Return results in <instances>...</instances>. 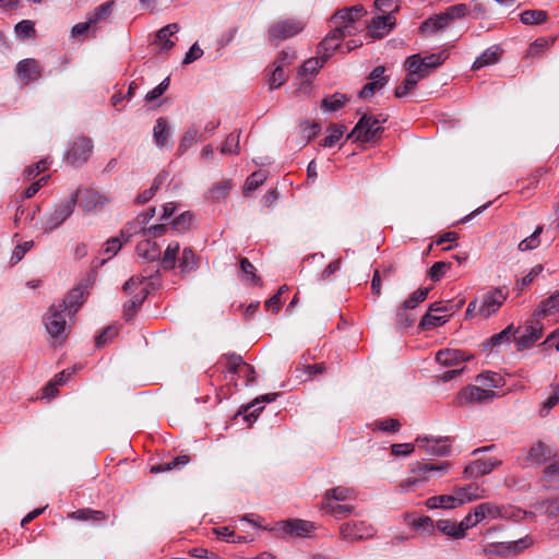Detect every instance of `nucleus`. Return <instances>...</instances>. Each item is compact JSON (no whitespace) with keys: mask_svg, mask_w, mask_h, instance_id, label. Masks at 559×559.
Instances as JSON below:
<instances>
[{"mask_svg":"<svg viewBox=\"0 0 559 559\" xmlns=\"http://www.w3.org/2000/svg\"><path fill=\"white\" fill-rule=\"evenodd\" d=\"M76 203L78 193H72L69 198L56 203L41 218L43 230L51 233L60 227L71 216Z\"/></svg>","mask_w":559,"mask_h":559,"instance_id":"f257e3e1","label":"nucleus"},{"mask_svg":"<svg viewBox=\"0 0 559 559\" xmlns=\"http://www.w3.org/2000/svg\"><path fill=\"white\" fill-rule=\"evenodd\" d=\"M386 119H380L376 118L373 116H369L367 114H364L354 129L350 131V133L347 135L348 140H352L353 142H362V143H369L377 141L380 139L383 128L381 127V123H383Z\"/></svg>","mask_w":559,"mask_h":559,"instance_id":"f03ea898","label":"nucleus"},{"mask_svg":"<svg viewBox=\"0 0 559 559\" xmlns=\"http://www.w3.org/2000/svg\"><path fill=\"white\" fill-rule=\"evenodd\" d=\"M464 304V300H460L456 304H453L452 301H437L429 306V309L427 313L423 317L421 321L419 322V328L423 331L426 330H432L437 326L443 325L448 319L447 317H435L433 312H450L451 314L454 313L456 310H459Z\"/></svg>","mask_w":559,"mask_h":559,"instance_id":"7ed1b4c3","label":"nucleus"},{"mask_svg":"<svg viewBox=\"0 0 559 559\" xmlns=\"http://www.w3.org/2000/svg\"><path fill=\"white\" fill-rule=\"evenodd\" d=\"M365 13L366 10L362 5H354L336 11L331 17V22L334 26L333 29H338L344 37L352 36L355 31V22Z\"/></svg>","mask_w":559,"mask_h":559,"instance_id":"20e7f679","label":"nucleus"},{"mask_svg":"<svg viewBox=\"0 0 559 559\" xmlns=\"http://www.w3.org/2000/svg\"><path fill=\"white\" fill-rule=\"evenodd\" d=\"M498 396L497 392L492 390L481 389L476 385H468L462 389L455 399L459 406H466L469 404H487Z\"/></svg>","mask_w":559,"mask_h":559,"instance_id":"39448f33","label":"nucleus"},{"mask_svg":"<svg viewBox=\"0 0 559 559\" xmlns=\"http://www.w3.org/2000/svg\"><path fill=\"white\" fill-rule=\"evenodd\" d=\"M507 297L508 290L506 287H496L486 293L481 297V304L478 307V314L484 319L495 314L503 305Z\"/></svg>","mask_w":559,"mask_h":559,"instance_id":"423d86ee","label":"nucleus"},{"mask_svg":"<svg viewBox=\"0 0 559 559\" xmlns=\"http://www.w3.org/2000/svg\"><path fill=\"white\" fill-rule=\"evenodd\" d=\"M314 530V524L300 519H290L276 523L274 531L278 536L304 537Z\"/></svg>","mask_w":559,"mask_h":559,"instance_id":"0eeeda50","label":"nucleus"},{"mask_svg":"<svg viewBox=\"0 0 559 559\" xmlns=\"http://www.w3.org/2000/svg\"><path fill=\"white\" fill-rule=\"evenodd\" d=\"M302 28V23L294 19L278 21L269 28V39L271 43L285 40L300 33Z\"/></svg>","mask_w":559,"mask_h":559,"instance_id":"6e6552de","label":"nucleus"},{"mask_svg":"<svg viewBox=\"0 0 559 559\" xmlns=\"http://www.w3.org/2000/svg\"><path fill=\"white\" fill-rule=\"evenodd\" d=\"M374 528L364 521L344 523L340 527L341 537L346 542L368 539L374 535Z\"/></svg>","mask_w":559,"mask_h":559,"instance_id":"1a4fd4ad","label":"nucleus"},{"mask_svg":"<svg viewBox=\"0 0 559 559\" xmlns=\"http://www.w3.org/2000/svg\"><path fill=\"white\" fill-rule=\"evenodd\" d=\"M450 437H418L416 444L429 455L445 456L451 451Z\"/></svg>","mask_w":559,"mask_h":559,"instance_id":"9d476101","label":"nucleus"},{"mask_svg":"<svg viewBox=\"0 0 559 559\" xmlns=\"http://www.w3.org/2000/svg\"><path fill=\"white\" fill-rule=\"evenodd\" d=\"M67 311L60 308L57 304L51 305L48 313L44 318L45 326L51 337L58 338L66 331V316Z\"/></svg>","mask_w":559,"mask_h":559,"instance_id":"9b49d317","label":"nucleus"},{"mask_svg":"<svg viewBox=\"0 0 559 559\" xmlns=\"http://www.w3.org/2000/svg\"><path fill=\"white\" fill-rule=\"evenodd\" d=\"M92 151V140L90 138L81 136L72 142L69 151L67 152L66 159L72 165H81L90 158Z\"/></svg>","mask_w":559,"mask_h":559,"instance_id":"f8f14e48","label":"nucleus"},{"mask_svg":"<svg viewBox=\"0 0 559 559\" xmlns=\"http://www.w3.org/2000/svg\"><path fill=\"white\" fill-rule=\"evenodd\" d=\"M543 329L538 319L527 322L524 333L515 340L518 349L523 350L533 346L542 337Z\"/></svg>","mask_w":559,"mask_h":559,"instance_id":"ddd939ff","label":"nucleus"},{"mask_svg":"<svg viewBox=\"0 0 559 559\" xmlns=\"http://www.w3.org/2000/svg\"><path fill=\"white\" fill-rule=\"evenodd\" d=\"M41 72V66L36 59H24L16 64V73L25 84L40 79Z\"/></svg>","mask_w":559,"mask_h":559,"instance_id":"4468645a","label":"nucleus"},{"mask_svg":"<svg viewBox=\"0 0 559 559\" xmlns=\"http://www.w3.org/2000/svg\"><path fill=\"white\" fill-rule=\"evenodd\" d=\"M74 193H78L79 205L86 212L93 211L107 202V199L94 189H78Z\"/></svg>","mask_w":559,"mask_h":559,"instance_id":"2eb2a0df","label":"nucleus"},{"mask_svg":"<svg viewBox=\"0 0 559 559\" xmlns=\"http://www.w3.org/2000/svg\"><path fill=\"white\" fill-rule=\"evenodd\" d=\"M501 464V461L496 457H490L487 460L478 459L468 464L464 474L466 477H480L489 474L492 469L498 467Z\"/></svg>","mask_w":559,"mask_h":559,"instance_id":"dca6fc26","label":"nucleus"},{"mask_svg":"<svg viewBox=\"0 0 559 559\" xmlns=\"http://www.w3.org/2000/svg\"><path fill=\"white\" fill-rule=\"evenodd\" d=\"M552 456L551 449L543 441H537L530 448L524 460L530 465H543Z\"/></svg>","mask_w":559,"mask_h":559,"instance_id":"f3484780","label":"nucleus"},{"mask_svg":"<svg viewBox=\"0 0 559 559\" xmlns=\"http://www.w3.org/2000/svg\"><path fill=\"white\" fill-rule=\"evenodd\" d=\"M344 38L338 29H332L326 37L319 44V53L326 60L332 53L341 48V40Z\"/></svg>","mask_w":559,"mask_h":559,"instance_id":"a211bd4d","label":"nucleus"},{"mask_svg":"<svg viewBox=\"0 0 559 559\" xmlns=\"http://www.w3.org/2000/svg\"><path fill=\"white\" fill-rule=\"evenodd\" d=\"M395 25V20L391 14L377 16L368 25L369 32L372 37L381 38L389 33Z\"/></svg>","mask_w":559,"mask_h":559,"instance_id":"6ab92c4d","label":"nucleus"},{"mask_svg":"<svg viewBox=\"0 0 559 559\" xmlns=\"http://www.w3.org/2000/svg\"><path fill=\"white\" fill-rule=\"evenodd\" d=\"M135 251L140 258L148 262L159 261L162 255L160 247L151 239L140 241L136 245Z\"/></svg>","mask_w":559,"mask_h":559,"instance_id":"aec40b11","label":"nucleus"},{"mask_svg":"<svg viewBox=\"0 0 559 559\" xmlns=\"http://www.w3.org/2000/svg\"><path fill=\"white\" fill-rule=\"evenodd\" d=\"M171 138V129L167 118L159 117L153 128V139L158 147H165Z\"/></svg>","mask_w":559,"mask_h":559,"instance_id":"412c9836","label":"nucleus"},{"mask_svg":"<svg viewBox=\"0 0 559 559\" xmlns=\"http://www.w3.org/2000/svg\"><path fill=\"white\" fill-rule=\"evenodd\" d=\"M83 302L84 292L81 288H74L57 305L71 314L75 313Z\"/></svg>","mask_w":559,"mask_h":559,"instance_id":"4be33fe9","label":"nucleus"},{"mask_svg":"<svg viewBox=\"0 0 559 559\" xmlns=\"http://www.w3.org/2000/svg\"><path fill=\"white\" fill-rule=\"evenodd\" d=\"M503 50L499 46H491L486 49L473 63V70H479L486 66L497 63L502 55Z\"/></svg>","mask_w":559,"mask_h":559,"instance_id":"5701e85b","label":"nucleus"},{"mask_svg":"<svg viewBox=\"0 0 559 559\" xmlns=\"http://www.w3.org/2000/svg\"><path fill=\"white\" fill-rule=\"evenodd\" d=\"M148 295L147 288H142L140 293L134 294L130 300L123 305V317L126 320H132L141 308Z\"/></svg>","mask_w":559,"mask_h":559,"instance_id":"b1692460","label":"nucleus"},{"mask_svg":"<svg viewBox=\"0 0 559 559\" xmlns=\"http://www.w3.org/2000/svg\"><path fill=\"white\" fill-rule=\"evenodd\" d=\"M179 31V25L176 23L168 24L156 33V43L160 45V52L170 50L175 43L170 37Z\"/></svg>","mask_w":559,"mask_h":559,"instance_id":"393cba45","label":"nucleus"},{"mask_svg":"<svg viewBox=\"0 0 559 559\" xmlns=\"http://www.w3.org/2000/svg\"><path fill=\"white\" fill-rule=\"evenodd\" d=\"M326 370L325 364H316V365H298L295 370L294 374L297 379L300 381H306L308 379H312L317 374H321Z\"/></svg>","mask_w":559,"mask_h":559,"instance_id":"a878e982","label":"nucleus"},{"mask_svg":"<svg viewBox=\"0 0 559 559\" xmlns=\"http://www.w3.org/2000/svg\"><path fill=\"white\" fill-rule=\"evenodd\" d=\"M559 311V289L548 298L540 301L534 312V317L544 318L549 313Z\"/></svg>","mask_w":559,"mask_h":559,"instance_id":"bb28decb","label":"nucleus"},{"mask_svg":"<svg viewBox=\"0 0 559 559\" xmlns=\"http://www.w3.org/2000/svg\"><path fill=\"white\" fill-rule=\"evenodd\" d=\"M180 252V245L177 241L168 243L163 257L160 255V265L164 270L170 271L175 269Z\"/></svg>","mask_w":559,"mask_h":559,"instance_id":"cd10ccee","label":"nucleus"},{"mask_svg":"<svg viewBox=\"0 0 559 559\" xmlns=\"http://www.w3.org/2000/svg\"><path fill=\"white\" fill-rule=\"evenodd\" d=\"M457 500H461L460 498L455 497L454 492L452 495H441V496H435L430 497L426 501V506L429 509H436V508H443V509H454L460 507V503Z\"/></svg>","mask_w":559,"mask_h":559,"instance_id":"c85d7f7f","label":"nucleus"},{"mask_svg":"<svg viewBox=\"0 0 559 559\" xmlns=\"http://www.w3.org/2000/svg\"><path fill=\"white\" fill-rule=\"evenodd\" d=\"M464 354L457 349H442L436 355V360L443 366H456L465 361Z\"/></svg>","mask_w":559,"mask_h":559,"instance_id":"c756f323","label":"nucleus"},{"mask_svg":"<svg viewBox=\"0 0 559 559\" xmlns=\"http://www.w3.org/2000/svg\"><path fill=\"white\" fill-rule=\"evenodd\" d=\"M449 25L447 17L441 14H436L427 19L419 27L420 33H436L438 31L444 29Z\"/></svg>","mask_w":559,"mask_h":559,"instance_id":"7c9ffc66","label":"nucleus"},{"mask_svg":"<svg viewBox=\"0 0 559 559\" xmlns=\"http://www.w3.org/2000/svg\"><path fill=\"white\" fill-rule=\"evenodd\" d=\"M475 518L481 521L486 518L497 519L503 516L502 508L490 502H484L474 508Z\"/></svg>","mask_w":559,"mask_h":559,"instance_id":"2f4dec72","label":"nucleus"},{"mask_svg":"<svg viewBox=\"0 0 559 559\" xmlns=\"http://www.w3.org/2000/svg\"><path fill=\"white\" fill-rule=\"evenodd\" d=\"M480 489L475 484H469L465 487H457L454 489L455 497L460 498L461 500H457L460 506H462L465 502H469L473 500H476L481 497L479 493Z\"/></svg>","mask_w":559,"mask_h":559,"instance_id":"473e14b6","label":"nucleus"},{"mask_svg":"<svg viewBox=\"0 0 559 559\" xmlns=\"http://www.w3.org/2000/svg\"><path fill=\"white\" fill-rule=\"evenodd\" d=\"M349 99L350 98L345 94L334 93L333 95L322 99L321 108L325 111H336L349 102Z\"/></svg>","mask_w":559,"mask_h":559,"instance_id":"72a5a7b5","label":"nucleus"},{"mask_svg":"<svg viewBox=\"0 0 559 559\" xmlns=\"http://www.w3.org/2000/svg\"><path fill=\"white\" fill-rule=\"evenodd\" d=\"M178 266L181 273H190L198 267V260L194 251L191 248H185L181 252V257L178 258Z\"/></svg>","mask_w":559,"mask_h":559,"instance_id":"f704fd0d","label":"nucleus"},{"mask_svg":"<svg viewBox=\"0 0 559 559\" xmlns=\"http://www.w3.org/2000/svg\"><path fill=\"white\" fill-rule=\"evenodd\" d=\"M71 519L78 521H92V522H100L107 519L105 512L100 510H92V509H80L73 511L69 514Z\"/></svg>","mask_w":559,"mask_h":559,"instance_id":"c9c22d12","label":"nucleus"},{"mask_svg":"<svg viewBox=\"0 0 559 559\" xmlns=\"http://www.w3.org/2000/svg\"><path fill=\"white\" fill-rule=\"evenodd\" d=\"M437 530L443 535L450 536L454 539L463 538L462 528L459 523L452 520H439L436 523Z\"/></svg>","mask_w":559,"mask_h":559,"instance_id":"e433bc0d","label":"nucleus"},{"mask_svg":"<svg viewBox=\"0 0 559 559\" xmlns=\"http://www.w3.org/2000/svg\"><path fill=\"white\" fill-rule=\"evenodd\" d=\"M531 544H532V539L528 536H526L524 538H520L519 540L501 543V544L497 545L496 547L498 549L496 550V552L503 554L504 551H508V552L516 554V552H520L523 549L530 547Z\"/></svg>","mask_w":559,"mask_h":559,"instance_id":"4c0bfd02","label":"nucleus"},{"mask_svg":"<svg viewBox=\"0 0 559 559\" xmlns=\"http://www.w3.org/2000/svg\"><path fill=\"white\" fill-rule=\"evenodd\" d=\"M234 185L231 180L226 179L215 183L207 192V198L213 201H219L225 199L229 191L233 189Z\"/></svg>","mask_w":559,"mask_h":559,"instance_id":"58836bf2","label":"nucleus"},{"mask_svg":"<svg viewBox=\"0 0 559 559\" xmlns=\"http://www.w3.org/2000/svg\"><path fill=\"white\" fill-rule=\"evenodd\" d=\"M189 462H190V457L188 455H179L170 462L153 465L151 467V473L157 474V473H163V472H167V471L175 469V468H181V467L186 466Z\"/></svg>","mask_w":559,"mask_h":559,"instance_id":"ea45409f","label":"nucleus"},{"mask_svg":"<svg viewBox=\"0 0 559 559\" xmlns=\"http://www.w3.org/2000/svg\"><path fill=\"white\" fill-rule=\"evenodd\" d=\"M520 17L525 25H537L544 23L548 19V14L544 10H525Z\"/></svg>","mask_w":559,"mask_h":559,"instance_id":"a19ab883","label":"nucleus"},{"mask_svg":"<svg viewBox=\"0 0 559 559\" xmlns=\"http://www.w3.org/2000/svg\"><path fill=\"white\" fill-rule=\"evenodd\" d=\"M450 467L449 462L442 463H419L415 472L423 478H427L426 474L429 472H437L439 475H443Z\"/></svg>","mask_w":559,"mask_h":559,"instance_id":"79ce46f5","label":"nucleus"},{"mask_svg":"<svg viewBox=\"0 0 559 559\" xmlns=\"http://www.w3.org/2000/svg\"><path fill=\"white\" fill-rule=\"evenodd\" d=\"M345 131H346V127L344 124H336V123L331 124L329 128L330 133L322 140L321 145L324 147L334 146L340 141V139L343 136Z\"/></svg>","mask_w":559,"mask_h":559,"instance_id":"37998d69","label":"nucleus"},{"mask_svg":"<svg viewBox=\"0 0 559 559\" xmlns=\"http://www.w3.org/2000/svg\"><path fill=\"white\" fill-rule=\"evenodd\" d=\"M430 292L429 287H423L415 290L402 305L403 310L414 309L423 302Z\"/></svg>","mask_w":559,"mask_h":559,"instance_id":"c03bdc74","label":"nucleus"},{"mask_svg":"<svg viewBox=\"0 0 559 559\" xmlns=\"http://www.w3.org/2000/svg\"><path fill=\"white\" fill-rule=\"evenodd\" d=\"M419 80H421L420 76H415V73H407L403 83L395 88V97L402 98L406 96L411 91L415 88Z\"/></svg>","mask_w":559,"mask_h":559,"instance_id":"a18cd8bd","label":"nucleus"},{"mask_svg":"<svg viewBox=\"0 0 559 559\" xmlns=\"http://www.w3.org/2000/svg\"><path fill=\"white\" fill-rule=\"evenodd\" d=\"M515 331L513 329V325L507 326L501 332L493 334L491 337L487 340V346L489 347H496L499 346L506 342H510L512 337H514Z\"/></svg>","mask_w":559,"mask_h":559,"instance_id":"49530a36","label":"nucleus"},{"mask_svg":"<svg viewBox=\"0 0 559 559\" xmlns=\"http://www.w3.org/2000/svg\"><path fill=\"white\" fill-rule=\"evenodd\" d=\"M354 493V490L348 488V487H344V486H337L335 488H332V489H329L326 490L325 492V500L326 502H330V500H336V501H345L349 498H352Z\"/></svg>","mask_w":559,"mask_h":559,"instance_id":"de8ad7c7","label":"nucleus"},{"mask_svg":"<svg viewBox=\"0 0 559 559\" xmlns=\"http://www.w3.org/2000/svg\"><path fill=\"white\" fill-rule=\"evenodd\" d=\"M288 79L287 73L285 72L282 63L275 66V69L272 71L270 78H269V86L271 90H275L281 87L283 84L286 83Z\"/></svg>","mask_w":559,"mask_h":559,"instance_id":"09e8293b","label":"nucleus"},{"mask_svg":"<svg viewBox=\"0 0 559 559\" xmlns=\"http://www.w3.org/2000/svg\"><path fill=\"white\" fill-rule=\"evenodd\" d=\"M198 140V129L194 127L189 128L182 135L178 146V154L182 155L191 147Z\"/></svg>","mask_w":559,"mask_h":559,"instance_id":"8fccbe9b","label":"nucleus"},{"mask_svg":"<svg viewBox=\"0 0 559 559\" xmlns=\"http://www.w3.org/2000/svg\"><path fill=\"white\" fill-rule=\"evenodd\" d=\"M544 481L548 487L559 488V464L554 463L545 467Z\"/></svg>","mask_w":559,"mask_h":559,"instance_id":"3c124183","label":"nucleus"},{"mask_svg":"<svg viewBox=\"0 0 559 559\" xmlns=\"http://www.w3.org/2000/svg\"><path fill=\"white\" fill-rule=\"evenodd\" d=\"M542 233H543V226L539 225L536 227V229L534 230V233L531 236L526 237L519 243V250L520 251H528V250H533V249L537 248L540 243L539 236Z\"/></svg>","mask_w":559,"mask_h":559,"instance_id":"603ef678","label":"nucleus"},{"mask_svg":"<svg viewBox=\"0 0 559 559\" xmlns=\"http://www.w3.org/2000/svg\"><path fill=\"white\" fill-rule=\"evenodd\" d=\"M406 66L408 73H415V76L424 79L427 76V72L424 71L423 61L420 55H413L406 59Z\"/></svg>","mask_w":559,"mask_h":559,"instance_id":"864d4df0","label":"nucleus"},{"mask_svg":"<svg viewBox=\"0 0 559 559\" xmlns=\"http://www.w3.org/2000/svg\"><path fill=\"white\" fill-rule=\"evenodd\" d=\"M114 3V1H108L98 5L90 16V22L96 24L107 19L111 14Z\"/></svg>","mask_w":559,"mask_h":559,"instance_id":"5fc2aeb1","label":"nucleus"},{"mask_svg":"<svg viewBox=\"0 0 559 559\" xmlns=\"http://www.w3.org/2000/svg\"><path fill=\"white\" fill-rule=\"evenodd\" d=\"M447 59V55L445 52H438V53H432L430 56H427L425 58H421V61H423V68H424V71L427 72V74L429 73L430 70H433L436 68H438L439 66H441Z\"/></svg>","mask_w":559,"mask_h":559,"instance_id":"6e6d98bb","label":"nucleus"},{"mask_svg":"<svg viewBox=\"0 0 559 559\" xmlns=\"http://www.w3.org/2000/svg\"><path fill=\"white\" fill-rule=\"evenodd\" d=\"M389 83V79L376 80L368 82L358 93L360 98L371 97L377 91H380Z\"/></svg>","mask_w":559,"mask_h":559,"instance_id":"4d7b16f0","label":"nucleus"},{"mask_svg":"<svg viewBox=\"0 0 559 559\" xmlns=\"http://www.w3.org/2000/svg\"><path fill=\"white\" fill-rule=\"evenodd\" d=\"M15 33L21 38H34L36 35L35 24L31 20H23L15 25Z\"/></svg>","mask_w":559,"mask_h":559,"instance_id":"13d9d810","label":"nucleus"},{"mask_svg":"<svg viewBox=\"0 0 559 559\" xmlns=\"http://www.w3.org/2000/svg\"><path fill=\"white\" fill-rule=\"evenodd\" d=\"M239 133H230L225 139L221 152L223 154H238L239 153Z\"/></svg>","mask_w":559,"mask_h":559,"instance_id":"bf43d9fd","label":"nucleus"},{"mask_svg":"<svg viewBox=\"0 0 559 559\" xmlns=\"http://www.w3.org/2000/svg\"><path fill=\"white\" fill-rule=\"evenodd\" d=\"M265 179H266V176L264 175L263 171H254L253 174H251L247 178L246 183H245V189H243L245 194L250 193V192L254 191L255 189H258L264 182Z\"/></svg>","mask_w":559,"mask_h":559,"instance_id":"052dcab7","label":"nucleus"},{"mask_svg":"<svg viewBox=\"0 0 559 559\" xmlns=\"http://www.w3.org/2000/svg\"><path fill=\"white\" fill-rule=\"evenodd\" d=\"M559 403V383L552 386V392L548 399L543 402L539 414L545 417L549 414L550 409Z\"/></svg>","mask_w":559,"mask_h":559,"instance_id":"680f3d73","label":"nucleus"},{"mask_svg":"<svg viewBox=\"0 0 559 559\" xmlns=\"http://www.w3.org/2000/svg\"><path fill=\"white\" fill-rule=\"evenodd\" d=\"M224 357L226 359V367H227L228 372L238 373V372L242 371V368L246 362L243 361V359L240 355L233 353V354H226Z\"/></svg>","mask_w":559,"mask_h":559,"instance_id":"e2e57ef3","label":"nucleus"},{"mask_svg":"<svg viewBox=\"0 0 559 559\" xmlns=\"http://www.w3.org/2000/svg\"><path fill=\"white\" fill-rule=\"evenodd\" d=\"M554 38H538L528 47L527 53L531 57H537L540 52L549 48L554 44Z\"/></svg>","mask_w":559,"mask_h":559,"instance_id":"0e129e2a","label":"nucleus"},{"mask_svg":"<svg viewBox=\"0 0 559 559\" xmlns=\"http://www.w3.org/2000/svg\"><path fill=\"white\" fill-rule=\"evenodd\" d=\"M467 5L464 3H460L449 7L447 11L442 14L447 17V21L450 24L455 19L464 17L467 14Z\"/></svg>","mask_w":559,"mask_h":559,"instance_id":"69168bd1","label":"nucleus"},{"mask_svg":"<svg viewBox=\"0 0 559 559\" xmlns=\"http://www.w3.org/2000/svg\"><path fill=\"white\" fill-rule=\"evenodd\" d=\"M118 335V329L116 326H107L102 331V333L96 336V346L97 347H104L109 342H111L116 336Z\"/></svg>","mask_w":559,"mask_h":559,"instance_id":"338daca9","label":"nucleus"},{"mask_svg":"<svg viewBox=\"0 0 559 559\" xmlns=\"http://www.w3.org/2000/svg\"><path fill=\"white\" fill-rule=\"evenodd\" d=\"M543 510L549 518L559 519V497L546 500L540 504Z\"/></svg>","mask_w":559,"mask_h":559,"instance_id":"774afa93","label":"nucleus"}]
</instances>
